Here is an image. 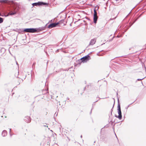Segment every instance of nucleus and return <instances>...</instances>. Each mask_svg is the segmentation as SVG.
I'll return each instance as SVG.
<instances>
[{"label":"nucleus","mask_w":146,"mask_h":146,"mask_svg":"<svg viewBox=\"0 0 146 146\" xmlns=\"http://www.w3.org/2000/svg\"><path fill=\"white\" fill-rule=\"evenodd\" d=\"M7 132L6 130H4L2 132V135L3 136L5 137L7 135Z\"/></svg>","instance_id":"f8f14e48"},{"label":"nucleus","mask_w":146,"mask_h":146,"mask_svg":"<svg viewBox=\"0 0 146 146\" xmlns=\"http://www.w3.org/2000/svg\"><path fill=\"white\" fill-rule=\"evenodd\" d=\"M14 1H9L8 0H0V2L1 3H7L10 4V3H13L14 2Z\"/></svg>","instance_id":"0eeeda50"},{"label":"nucleus","mask_w":146,"mask_h":146,"mask_svg":"<svg viewBox=\"0 0 146 146\" xmlns=\"http://www.w3.org/2000/svg\"><path fill=\"white\" fill-rule=\"evenodd\" d=\"M115 0L117 1H118L119 0Z\"/></svg>","instance_id":"a211bd4d"},{"label":"nucleus","mask_w":146,"mask_h":146,"mask_svg":"<svg viewBox=\"0 0 146 146\" xmlns=\"http://www.w3.org/2000/svg\"><path fill=\"white\" fill-rule=\"evenodd\" d=\"M60 23V22L56 23H52L48 25V28H49L51 29L53 27H55Z\"/></svg>","instance_id":"423d86ee"},{"label":"nucleus","mask_w":146,"mask_h":146,"mask_svg":"<svg viewBox=\"0 0 146 146\" xmlns=\"http://www.w3.org/2000/svg\"><path fill=\"white\" fill-rule=\"evenodd\" d=\"M24 31L26 32L34 33L37 31V30L36 29L27 28L25 29Z\"/></svg>","instance_id":"f257e3e1"},{"label":"nucleus","mask_w":146,"mask_h":146,"mask_svg":"<svg viewBox=\"0 0 146 146\" xmlns=\"http://www.w3.org/2000/svg\"><path fill=\"white\" fill-rule=\"evenodd\" d=\"M82 137V135H81V137Z\"/></svg>","instance_id":"f3484780"},{"label":"nucleus","mask_w":146,"mask_h":146,"mask_svg":"<svg viewBox=\"0 0 146 146\" xmlns=\"http://www.w3.org/2000/svg\"><path fill=\"white\" fill-rule=\"evenodd\" d=\"M96 42V39L95 38L92 39L91 40L90 43L89 45H92L94 44Z\"/></svg>","instance_id":"6e6552de"},{"label":"nucleus","mask_w":146,"mask_h":146,"mask_svg":"<svg viewBox=\"0 0 146 146\" xmlns=\"http://www.w3.org/2000/svg\"><path fill=\"white\" fill-rule=\"evenodd\" d=\"M3 21V19L2 18L0 17V23H2Z\"/></svg>","instance_id":"4468645a"},{"label":"nucleus","mask_w":146,"mask_h":146,"mask_svg":"<svg viewBox=\"0 0 146 146\" xmlns=\"http://www.w3.org/2000/svg\"><path fill=\"white\" fill-rule=\"evenodd\" d=\"M5 50L4 48H2L0 49V54L1 55H3L5 52Z\"/></svg>","instance_id":"9b49d317"},{"label":"nucleus","mask_w":146,"mask_h":146,"mask_svg":"<svg viewBox=\"0 0 146 146\" xmlns=\"http://www.w3.org/2000/svg\"><path fill=\"white\" fill-rule=\"evenodd\" d=\"M118 113L119 115L117 116L116 115H115V116L118 118L119 119H121L122 117L121 113V110L120 107V105H118Z\"/></svg>","instance_id":"f03ea898"},{"label":"nucleus","mask_w":146,"mask_h":146,"mask_svg":"<svg viewBox=\"0 0 146 146\" xmlns=\"http://www.w3.org/2000/svg\"><path fill=\"white\" fill-rule=\"evenodd\" d=\"M25 120L27 123H29L31 121V119L29 116L26 117H25Z\"/></svg>","instance_id":"9d476101"},{"label":"nucleus","mask_w":146,"mask_h":146,"mask_svg":"<svg viewBox=\"0 0 146 146\" xmlns=\"http://www.w3.org/2000/svg\"><path fill=\"white\" fill-rule=\"evenodd\" d=\"M36 29L37 30V31H38H38L39 32V31H42L44 30L45 27H41L39 28V29Z\"/></svg>","instance_id":"ddd939ff"},{"label":"nucleus","mask_w":146,"mask_h":146,"mask_svg":"<svg viewBox=\"0 0 146 146\" xmlns=\"http://www.w3.org/2000/svg\"><path fill=\"white\" fill-rule=\"evenodd\" d=\"M90 57L88 55H87L85 57H84L81 59V60L82 62H86L87 61L89 60Z\"/></svg>","instance_id":"39448f33"},{"label":"nucleus","mask_w":146,"mask_h":146,"mask_svg":"<svg viewBox=\"0 0 146 146\" xmlns=\"http://www.w3.org/2000/svg\"><path fill=\"white\" fill-rule=\"evenodd\" d=\"M143 78H143L142 79H137V80H138V81L141 80L143 79Z\"/></svg>","instance_id":"2eb2a0df"},{"label":"nucleus","mask_w":146,"mask_h":146,"mask_svg":"<svg viewBox=\"0 0 146 146\" xmlns=\"http://www.w3.org/2000/svg\"><path fill=\"white\" fill-rule=\"evenodd\" d=\"M1 14H0V16H1Z\"/></svg>","instance_id":"6ab92c4d"},{"label":"nucleus","mask_w":146,"mask_h":146,"mask_svg":"<svg viewBox=\"0 0 146 146\" xmlns=\"http://www.w3.org/2000/svg\"><path fill=\"white\" fill-rule=\"evenodd\" d=\"M45 4L42 2H38V3H33L32 5H33V6H37V5H44Z\"/></svg>","instance_id":"1a4fd4ad"},{"label":"nucleus","mask_w":146,"mask_h":146,"mask_svg":"<svg viewBox=\"0 0 146 146\" xmlns=\"http://www.w3.org/2000/svg\"><path fill=\"white\" fill-rule=\"evenodd\" d=\"M94 23H96L98 19V17L97 16V13L95 9L94 10Z\"/></svg>","instance_id":"20e7f679"},{"label":"nucleus","mask_w":146,"mask_h":146,"mask_svg":"<svg viewBox=\"0 0 146 146\" xmlns=\"http://www.w3.org/2000/svg\"><path fill=\"white\" fill-rule=\"evenodd\" d=\"M18 11V9L14 8L9 13L8 15H15L17 13Z\"/></svg>","instance_id":"7ed1b4c3"},{"label":"nucleus","mask_w":146,"mask_h":146,"mask_svg":"<svg viewBox=\"0 0 146 146\" xmlns=\"http://www.w3.org/2000/svg\"><path fill=\"white\" fill-rule=\"evenodd\" d=\"M11 129H10V131H9V132H10H10H11ZM10 135L11 136V134H10Z\"/></svg>","instance_id":"dca6fc26"}]
</instances>
